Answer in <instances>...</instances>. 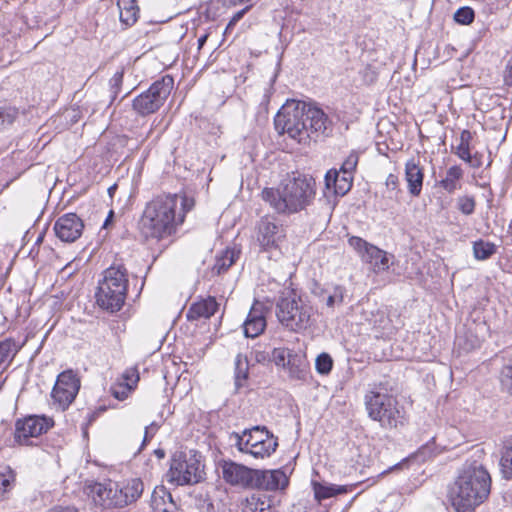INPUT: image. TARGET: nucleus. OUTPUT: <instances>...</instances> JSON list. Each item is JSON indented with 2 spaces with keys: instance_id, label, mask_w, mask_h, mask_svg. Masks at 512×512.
Listing matches in <instances>:
<instances>
[{
  "instance_id": "obj_1",
  "label": "nucleus",
  "mask_w": 512,
  "mask_h": 512,
  "mask_svg": "<svg viewBox=\"0 0 512 512\" xmlns=\"http://www.w3.org/2000/svg\"><path fill=\"white\" fill-rule=\"evenodd\" d=\"M484 456L483 449H475L449 486L448 498L456 512H473L488 498L492 480Z\"/></svg>"
},
{
  "instance_id": "obj_2",
  "label": "nucleus",
  "mask_w": 512,
  "mask_h": 512,
  "mask_svg": "<svg viewBox=\"0 0 512 512\" xmlns=\"http://www.w3.org/2000/svg\"><path fill=\"white\" fill-rule=\"evenodd\" d=\"M275 130L279 135L287 134L298 143L315 136H329L333 123L318 107L303 101L288 100L274 117Z\"/></svg>"
},
{
  "instance_id": "obj_3",
  "label": "nucleus",
  "mask_w": 512,
  "mask_h": 512,
  "mask_svg": "<svg viewBox=\"0 0 512 512\" xmlns=\"http://www.w3.org/2000/svg\"><path fill=\"white\" fill-rule=\"evenodd\" d=\"M193 207L194 200L186 195L163 194L153 198L139 222L141 235L155 240L171 236Z\"/></svg>"
},
{
  "instance_id": "obj_4",
  "label": "nucleus",
  "mask_w": 512,
  "mask_h": 512,
  "mask_svg": "<svg viewBox=\"0 0 512 512\" xmlns=\"http://www.w3.org/2000/svg\"><path fill=\"white\" fill-rule=\"evenodd\" d=\"M315 182L301 174L283 180L279 188H265L261 196L279 214H294L311 205Z\"/></svg>"
},
{
  "instance_id": "obj_5",
  "label": "nucleus",
  "mask_w": 512,
  "mask_h": 512,
  "mask_svg": "<svg viewBox=\"0 0 512 512\" xmlns=\"http://www.w3.org/2000/svg\"><path fill=\"white\" fill-rule=\"evenodd\" d=\"M128 278L124 266H110L103 272V278L98 282L95 293L96 302L100 308L109 312L119 311L127 296Z\"/></svg>"
},
{
  "instance_id": "obj_6",
  "label": "nucleus",
  "mask_w": 512,
  "mask_h": 512,
  "mask_svg": "<svg viewBox=\"0 0 512 512\" xmlns=\"http://www.w3.org/2000/svg\"><path fill=\"white\" fill-rule=\"evenodd\" d=\"M314 308L310 302L294 291L283 293L276 304V316L289 331L300 333L313 323Z\"/></svg>"
},
{
  "instance_id": "obj_7",
  "label": "nucleus",
  "mask_w": 512,
  "mask_h": 512,
  "mask_svg": "<svg viewBox=\"0 0 512 512\" xmlns=\"http://www.w3.org/2000/svg\"><path fill=\"white\" fill-rule=\"evenodd\" d=\"M365 407L368 416L380 423L385 429L397 428L405 423V410L397 399L380 391H369L365 395Z\"/></svg>"
},
{
  "instance_id": "obj_8",
  "label": "nucleus",
  "mask_w": 512,
  "mask_h": 512,
  "mask_svg": "<svg viewBox=\"0 0 512 512\" xmlns=\"http://www.w3.org/2000/svg\"><path fill=\"white\" fill-rule=\"evenodd\" d=\"M239 451L255 458L269 457L278 447V439L265 426L245 429L242 434L233 433Z\"/></svg>"
},
{
  "instance_id": "obj_9",
  "label": "nucleus",
  "mask_w": 512,
  "mask_h": 512,
  "mask_svg": "<svg viewBox=\"0 0 512 512\" xmlns=\"http://www.w3.org/2000/svg\"><path fill=\"white\" fill-rule=\"evenodd\" d=\"M174 86V79L170 75L163 76L155 81L146 91L134 98L133 110L140 116L157 112L170 95Z\"/></svg>"
},
{
  "instance_id": "obj_10",
  "label": "nucleus",
  "mask_w": 512,
  "mask_h": 512,
  "mask_svg": "<svg viewBox=\"0 0 512 512\" xmlns=\"http://www.w3.org/2000/svg\"><path fill=\"white\" fill-rule=\"evenodd\" d=\"M203 465L200 457L193 453H175L168 472L169 481L177 485L196 484L203 479Z\"/></svg>"
},
{
  "instance_id": "obj_11",
  "label": "nucleus",
  "mask_w": 512,
  "mask_h": 512,
  "mask_svg": "<svg viewBox=\"0 0 512 512\" xmlns=\"http://www.w3.org/2000/svg\"><path fill=\"white\" fill-rule=\"evenodd\" d=\"M80 386V378L73 370L61 372L51 392L54 404L61 410L67 409L75 400Z\"/></svg>"
},
{
  "instance_id": "obj_12",
  "label": "nucleus",
  "mask_w": 512,
  "mask_h": 512,
  "mask_svg": "<svg viewBox=\"0 0 512 512\" xmlns=\"http://www.w3.org/2000/svg\"><path fill=\"white\" fill-rule=\"evenodd\" d=\"M50 423L47 418L28 416L18 419L15 423L14 439L20 445H30V438L38 437L48 431Z\"/></svg>"
},
{
  "instance_id": "obj_13",
  "label": "nucleus",
  "mask_w": 512,
  "mask_h": 512,
  "mask_svg": "<svg viewBox=\"0 0 512 512\" xmlns=\"http://www.w3.org/2000/svg\"><path fill=\"white\" fill-rule=\"evenodd\" d=\"M120 483L111 480L105 482H95L87 486V493L95 503L104 507L121 508Z\"/></svg>"
},
{
  "instance_id": "obj_14",
  "label": "nucleus",
  "mask_w": 512,
  "mask_h": 512,
  "mask_svg": "<svg viewBox=\"0 0 512 512\" xmlns=\"http://www.w3.org/2000/svg\"><path fill=\"white\" fill-rule=\"evenodd\" d=\"M83 229V220L75 213L60 216L54 224L56 236L68 243L76 241L82 235Z\"/></svg>"
},
{
  "instance_id": "obj_15",
  "label": "nucleus",
  "mask_w": 512,
  "mask_h": 512,
  "mask_svg": "<svg viewBox=\"0 0 512 512\" xmlns=\"http://www.w3.org/2000/svg\"><path fill=\"white\" fill-rule=\"evenodd\" d=\"M222 477L232 486L250 488L254 469L248 468L242 464L233 461H223L221 464Z\"/></svg>"
},
{
  "instance_id": "obj_16",
  "label": "nucleus",
  "mask_w": 512,
  "mask_h": 512,
  "mask_svg": "<svg viewBox=\"0 0 512 512\" xmlns=\"http://www.w3.org/2000/svg\"><path fill=\"white\" fill-rule=\"evenodd\" d=\"M288 484V478L285 473L277 470H257L254 469L251 489L265 491H276L283 489Z\"/></svg>"
},
{
  "instance_id": "obj_17",
  "label": "nucleus",
  "mask_w": 512,
  "mask_h": 512,
  "mask_svg": "<svg viewBox=\"0 0 512 512\" xmlns=\"http://www.w3.org/2000/svg\"><path fill=\"white\" fill-rule=\"evenodd\" d=\"M405 180L408 192L413 197L420 196L423 187L424 170L413 158L405 164Z\"/></svg>"
},
{
  "instance_id": "obj_18",
  "label": "nucleus",
  "mask_w": 512,
  "mask_h": 512,
  "mask_svg": "<svg viewBox=\"0 0 512 512\" xmlns=\"http://www.w3.org/2000/svg\"><path fill=\"white\" fill-rule=\"evenodd\" d=\"M313 294L318 300L326 305L330 310L342 305L344 301L345 288L341 285H332L327 287H316Z\"/></svg>"
},
{
  "instance_id": "obj_19",
  "label": "nucleus",
  "mask_w": 512,
  "mask_h": 512,
  "mask_svg": "<svg viewBox=\"0 0 512 512\" xmlns=\"http://www.w3.org/2000/svg\"><path fill=\"white\" fill-rule=\"evenodd\" d=\"M280 227L269 218H262L258 224L257 240L263 249L274 247L280 238Z\"/></svg>"
},
{
  "instance_id": "obj_20",
  "label": "nucleus",
  "mask_w": 512,
  "mask_h": 512,
  "mask_svg": "<svg viewBox=\"0 0 512 512\" xmlns=\"http://www.w3.org/2000/svg\"><path fill=\"white\" fill-rule=\"evenodd\" d=\"M218 309V303L214 297H207L193 303L187 311L186 317L189 321H196L201 318H210Z\"/></svg>"
},
{
  "instance_id": "obj_21",
  "label": "nucleus",
  "mask_w": 512,
  "mask_h": 512,
  "mask_svg": "<svg viewBox=\"0 0 512 512\" xmlns=\"http://www.w3.org/2000/svg\"><path fill=\"white\" fill-rule=\"evenodd\" d=\"M144 491V483L140 478H132L120 484L121 508L136 502Z\"/></svg>"
},
{
  "instance_id": "obj_22",
  "label": "nucleus",
  "mask_w": 512,
  "mask_h": 512,
  "mask_svg": "<svg viewBox=\"0 0 512 512\" xmlns=\"http://www.w3.org/2000/svg\"><path fill=\"white\" fill-rule=\"evenodd\" d=\"M266 327V319L260 309L253 306L243 323L244 335L248 338H255L263 333Z\"/></svg>"
},
{
  "instance_id": "obj_23",
  "label": "nucleus",
  "mask_w": 512,
  "mask_h": 512,
  "mask_svg": "<svg viewBox=\"0 0 512 512\" xmlns=\"http://www.w3.org/2000/svg\"><path fill=\"white\" fill-rule=\"evenodd\" d=\"M325 185L327 189L333 188L335 194L344 196L352 187V176H341L339 171L329 170L325 175Z\"/></svg>"
},
{
  "instance_id": "obj_24",
  "label": "nucleus",
  "mask_w": 512,
  "mask_h": 512,
  "mask_svg": "<svg viewBox=\"0 0 512 512\" xmlns=\"http://www.w3.org/2000/svg\"><path fill=\"white\" fill-rule=\"evenodd\" d=\"M151 508L154 512H173L175 503L164 486H156L151 494Z\"/></svg>"
},
{
  "instance_id": "obj_25",
  "label": "nucleus",
  "mask_w": 512,
  "mask_h": 512,
  "mask_svg": "<svg viewBox=\"0 0 512 512\" xmlns=\"http://www.w3.org/2000/svg\"><path fill=\"white\" fill-rule=\"evenodd\" d=\"M132 377H135L134 382L139 380V375L136 369L127 370L123 374V382H116L111 385L110 392L115 399L123 401L129 396L133 390V386L129 383Z\"/></svg>"
},
{
  "instance_id": "obj_26",
  "label": "nucleus",
  "mask_w": 512,
  "mask_h": 512,
  "mask_svg": "<svg viewBox=\"0 0 512 512\" xmlns=\"http://www.w3.org/2000/svg\"><path fill=\"white\" fill-rule=\"evenodd\" d=\"M239 254V250H236L235 248H227L221 253V255L216 256L212 272L217 275L225 273L239 258Z\"/></svg>"
},
{
  "instance_id": "obj_27",
  "label": "nucleus",
  "mask_w": 512,
  "mask_h": 512,
  "mask_svg": "<svg viewBox=\"0 0 512 512\" xmlns=\"http://www.w3.org/2000/svg\"><path fill=\"white\" fill-rule=\"evenodd\" d=\"M242 512H275V508L266 496L253 494L242 503Z\"/></svg>"
},
{
  "instance_id": "obj_28",
  "label": "nucleus",
  "mask_w": 512,
  "mask_h": 512,
  "mask_svg": "<svg viewBox=\"0 0 512 512\" xmlns=\"http://www.w3.org/2000/svg\"><path fill=\"white\" fill-rule=\"evenodd\" d=\"M234 384L235 391H239L245 386L249 376V362L246 356L237 354L234 363Z\"/></svg>"
},
{
  "instance_id": "obj_29",
  "label": "nucleus",
  "mask_w": 512,
  "mask_h": 512,
  "mask_svg": "<svg viewBox=\"0 0 512 512\" xmlns=\"http://www.w3.org/2000/svg\"><path fill=\"white\" fill-rule=\"evenodd\" d=\"M500 470L503 478L512 480V436L503 441Z\"/></svg>"
},
{
  "instance_id": "obj_30",
  "label": "nucleus",
  "mask_w": 512,
  "mask_h": 512,
  "mask_svg": "<svg viewBox=\"0 0 512 512\" xmlns=\"http://www.w3.org/2000/svg\"><path fill=\"white\" fill-rule=\"evenodd\" d=\"M313 491L316 500L319 502L324 499H328L338 494H344L348 492L347 486L335 485V484H321L315 482L313 484Z\"/></svg>"
},
{
  "instance_id": "obj_31",
  "label": "nucleus",
  "mask_w": 512,
  "mask_h": 512,
  "mask_svg": "<svg viewBox=\"0 0 512 512\" xmlns=\"http://www.w3.org/2000/svg\"><path fill=\"white\" fill-rule=\"evenodd\" d=\"M363 260L371 263L374 269L378 271L386 270L389 267L387 253L374 245L368 247L367 254H365Z\"/></svg>"
},
{
  "instance_id": "obj_32",
  "label": "nucleus",
  "mask_w": 512,
  "mask_h": 512,
  "mask_svg": "<svg viewBox=\"0 0 512 512\" xmlns=\"http://www.w3.org/2000/svg\"><path fill=\"white\" fill-rule=\"evenodd\" d=\"M134 1L135 0H120L118 2L120 21L127 26H131L137 21L139 9L134 5Z\"/></svg>"
},
{
  "instance_id": "obj_33",
  "label": "nucleus",
  "mask_w": 512,
  "mask_h": 512,
  "mask_svg": "<svg viewBox=\"0 0 512 512\" xmlns=\"http://www.w3.org/2000/svg\"><path fill=\"white\" fill-rule=\"evenodd\" d=\"M463 177V170L460 166H452L447 172L445 178H443L439 185L448 193H453L458 189V181Z\"/></svg>"
},
{
  "instance_id": "obj_34",
  "label": "nucleus",
  "mask_w": 512,
  "mask_h": 512,
  "mask_svg": "<svg viewBox=\"0 0 512 512\" xmlns=\"http://www.w3.org/2000/svg\"><path fill=\"white\" fill-rule=\"evenodd\" d=\"M496 253V245L484 240L473 243V254L477 260H486Z\"/></svg>"
},
{
  "instance_id": "obj_35",
  "label": "nucleus",
  "mask_w": 512,
  "mask_h": 512,
  "mask_svg": "<svg viewBox=\"0 0 512 512\" xmlns=\"http://www.w3.org/2000/svg\"><path fill=\"white\" fill-rule=\"evenodd\" d=\"M19 111L10 105L0 106V131L9 128L17 119Z\"/></svg>"
},
{
  "instance_id": "obj_36",
  "label": "nucleus",
  "mask_w": 512,
  "mask_h": 512,
  "mask_svg": "<svg viewBox=\"0 0 512 512\" xmlns=\"http://www.w3.org/2000/svg\"><path fill=\"white\" fill-rule=\"evenodd\" d=\"M333 367V359L328 353H321L317 356L315 361L316 371L321 375L330 373Z\"/></svg>"
},
{
  "instance_id": "obj_37",
  "label": "nucleus",
  "mask_w": 512,
  "mask_h": 512,
  "mask_svg": "<svg viewBox=\"0 0 512 512\" xmlns=\"http://www.w3.org/2000/svg\"><path fill=\"white\" fill-rule=\"evenodd\" d=\"M475 13L471 7L464 6L454 13L455 22L462 25H469L474 21Z\"/></svg>"
},
{
  "instance_id": "obj_38",
  "label": "nucleus",
  "mask_w": 512,
  "mask_h": 512,
  "mask_svg": "<svg viewBox=\"0 0 512 512\" xmlns=\"http://www.w3.org/2000/svg\"><path fill=\"white\" fill-rule=\"evenodd\" d=\"M14 480V472L9 467L0 471V496L4 495L11 488Z\"/></svg>"
},
{
  "instance_id": "obj_39",
  "label": "nucleus",
  "mask_w": 512,
  "mask_h": 512,
  "mask_svg": "<svg viewBox=\"0 0 512 512\" xmlns=\"http://www.w3.org/2000/svg\"><path fill=\"white\" fill-rule=\"evenodd\" d=\"M385 186L390 194L389 197L391 199H397L398 196L402 193V190L399 187V178L395 174L391 173L387 176Z\"/></svg>"
},
{
  "instance_id": "obj_40",
  "label": "nucleus",
  "mask_w": 512,
  "mask_h": 512,
  "mask_svg": "<svg viewBox=\"0 0 512 512\" xmlns=\"http://www.w3.org/2000/svg\"><path fill=\"white\" fill-rule=\"evenodd\" d=\"M123 70L117 71L109 80L111 102L116 99L123 84Z\"/></svg>"
},
{
  "instance_id": "obj_41",
  "label": "nucleus",
  "mask_w": 512,
  "mask_h": 512,
  "mask_svg": "<svg viewBox=\"0 0 512 512\" xmlns=\"http://www.w3.org/2000/svg\"><path fill=\"white\" fill-rule=\"evenodd\" d=\"M458 209L465 215H471L475 210V199L473 196H461L457 200Z\"/></svg>"
},
{
  "instance_id": "obj_42",
  "label": "nucleus",
  "mask_w": 512,
  "mask_h": 512,
  "mask_svg": "<svg viewBox=\"0 0 512 512\" xmlns=\"http://www.w3.org/2000/svg\"><path fill=\"white\" fill-rule=\"evenodd\" d=\"M502 388L512 396V364L505 365L500 374Z\"/></svg>"
},
{
  "instance_id": "obj_43",
  "label": "nucleus",
  "mask_w": 512,
  "mask_h": 512,
  "mask_svg": "<svg viewBox=\"0 0 512 512\" xmlns=\"http://www.w3.org/2000/svg\"><path fill=\"white\" fill-rule=\"evenodd\" d=\"M348 243L353 249H355L359 253L362 259H364L365 254H367L368 247H371L372 245L365 241L364 239L357 236L350 237Z\"/></svg>"
},
{
  "instance_id": "obj_44",
  "label": "nucleus",
  "mask_w": 512,
  "mask_h": 512,
  "mask_svg": "<svg viewBox=\"0 0 512 512\" xmlns=\"http://www.w3.org/2000/svg\"><path fill=\"white\" fill-rule=\"evenodd\" d=\"M358 164V154L355 152H351L347 158L344 160L340 172L343 174L351 175L352 172L355 171L356 166Z\"/></svg>"
},
{
  "instance_id": "obj_45",
  "label": "nucleus",
  "mask_w": 512,
  "mask_h": 512,
  "mask_svg": "<svg viewBox=\"0 0 512 512\" xmlns=\"http://www.w3.org/2000/svg\"><path fill=\"white\" fill-rule=\"evenodd\" d=\"M271 362L277 366H285L287 350L284 348H273L271 351Z\"/></svg>"
},
{
  "instance_id": "obj_46",
  "label": "nucleus",
  "mask_w": 512,
  "mask_h": 512,
  "mask_svg": "<svg viewBox=\"0 0 512 512\" xmlns=\"http://www.w3.org/2000/svg\"><path fill=\"white\" fill-rule=\"evenodd\" d=\"M251 354L257 363L266 364V363L271 362L270 350H267V349L261 350L260 348H256L252 351Z\"/></svg>"
},
{
  "instance_id": "obj_47",
  "label": "nucleus",
  "mask_w": 512,
  "mask_h": 512,
  "mask_svg": "<svg viewBox=\"0 0 512 512\" xmlns=\"http://www.w3.org/2000/svg\"><path fill=\"white\" fill-rule=\"evenodd\" d=\"M289 364V373L290 376L297 380H305L307 376V370L305 367H302L300 365H294L291 364L290 361H288Z\"/></svg>"
},
{
  "instance_id": "obj_48",
  "label": "nucleus",
  "mask_w": 512,
  "mask_h": 512,
  "mask_svg": "<svg viewBox=\"0 0 512 512\" xmlns=\"http://www.w3.org/2000/svg\"><path fill=\"white\" fill-rule=\"evenodd\" d=\"M456 155L463 161H466L470 155V146L467 144L459 143L456 148Z\"/></svg>"
},
{
  "instance_id": "obj_49",
  "label": "nucleus",
  "mask_w": 512,
  "mask_h": 512,
  "mask_svg": "<svg viewBox=\"0 0 512 512\" xmlns=\"http://www.w3.org/2000/svg\"><path fill=\"white\" fill-rule=\"evenodd\" d=\"M482 154L476 152L473 155H469V158L465 161L470 165L472 168H479L482 166Z\"/></svg>"
},
{
  "instance_id": "obj_50",
  "label": "nucleus",
  "mask_w": 512,
  "mask_h": 512,
  "mask_svg": "<svg viewBox=\"0 0 512 512\" xmlns=\"http://www.w3.org/2000/svg\"><path fill=\"white\" fill-rule=\"evenodd\" d=\"M472 134L469 130H463L460 135V143L470 145Z\"/></svg>"
},
{
  "instance_id": "obj_51",
  "label": "nucleus",
  "mask_w": 512,
  "mask_h": 512,
  "mask_svg": "<svg viewBox=\"0 0 512 512\" xmlns=\"http://www.w3.org/2000/svg\"><path fill=\"white\" fill-rule=\"evenodd\" d=\"M48 512H78L77 509L73 507H63V506H56L51 508Z\"/></svg>"
},
{
  "instance_id": "obj_52",
  "label": "nucleus",
  "mask_w": 512,
  "mask_h": 512,
  "mask_svg": "<svg viewBox=\"0 0 512 512\" xmlns=\"http://www.w3.org/2000/svg\"><path fill=\"white\" fill-rule=\"evenodd\" d=\"M249 7H245L244 9L236 12L234 15H233V18L234 20H236L237 22L240 21L243 16L245 15V13L248 11Z\"/></svg>"
},
{
  "instance_id": "obj_53",
  "label": "nucleus",
  "mask_w": 512,
  "mask_h": 512,
  "mask_svg": "<svg viewBox=\"0 0 512 512\" xmlns=\"http://www.w3.org/2000/svg\"><path fill=\"white\" fill-rule=\"evenodd\" d=\"M209 37V34L208 33H205L204 35H202L201 37H199L198 39V49H202V47L205 45L207 39Z\"/></svg>"
},
{
  "instance_id": "obj_54",
  "label": "nucleus",
  "mask_w": 512,
  "mask_h": 512,
  "mask_svg": "<svg viewBox=\"0 0 512 512\" xmlns=\"http://www.w3.org/2000/svg\"><path fill=\"white\" fill-rule=\"evenodd\" d=\"M506 72H507L506 77L512 78V60L508 61V63H507Z\"/></svg>"
},
{
  "instance_id": "obj_55",
  "label": "nucleus",
  "mask_w": 512,
  "mask_h": 512,
  "mask_svg": "<svg viewBox=\"0 0 512 512\" xmlns=\"http://www.w3.org/2000/svg\"><path fill=\"white\" fill-rule=\"evenodd\" d=\"M113 211H110L109 214H108V217L106 218L104 224H103V227L106 228L109 224V222L111 221V219L113 218Z\"/></svg>"
},
{
  "instance_id": "obj_56",
  "label": "nucleus",
  "mask_w": 512,
  "mask_h": 512,
  "mask_svg": "<svg viewBox=\"0 0 512 512\" xmlns=\"http://www.w3.org/2000/svg\"><path fill=\"white\" fill-rule=\"evenodd\" d=\"M155 454L159 459H162L165 456V452L162 449H156Z\"/></svg>"
},
{
  "instance_id": "obj_57",
  "label": "nucleus",
  "mask_w": 512,
  "mask_h": 512,
  "mask_svg": "<svg viewBox=\"0 0 512 512\" xmlns=\"http://www.w3.org/2000/svg\"><path fill=\"white\" fill-rule=\"evenodd\" d=\"M233 27L234 26H230V23H228L226 28H225L224 35H226Z\"/></svg>"
},
{
  "instance_id": "obj_58",
  "label": "nucleus",
  "mask_w": 512,
  "mask_h": 512,
  "mask_svg": "<svg viewBox=\"0 0 512 512\" xmlns=\"http://www.w3.org/2000/svg\"><path fill=\"white\" fill-rule=\"evenodd\" d=\"M230 23V26H235L237 24V21L234 20V18L232 17L231 20L229 21Z\"/></svg>"
},
{
  "instance_id": "obj_59",
  "label": "nucleus",
  "mask_w": 512,
  "mask_h": 512,
  "mask_svg": "<svg viewBox=\"0 0 512 512\" xmlns=\"http://www.w3.org/2000/svg\"><path fill=\"white\" fill-rule=\"evenodd\" d=\"M508 233L512 236V220H511V222L509 223V226H508Z\"/></svg>"
},
{
  "instance_id": "obj_60",
  "label": "nucleus",
  "mask_w": 512,
  "mask_h": 512,
  "mask_svg": "<svg viewBox=\"0 0 512 512\" xmlns=\"http://www.w3.org/2000/svg\"><path fill=\"white\" fill-rule=\"evenodd\" d=\"M147 440V431L145 432L144 442Z\"/></svg>"
},
{
  "instance_id": "obj_61",
  "label": "nucleus",
  "mask_w": 512,
  "mask_h": 512,
  "mask_svg": "<svg viewBox=\"0 0 512 512\" xmlns=\"http://www.w3.org/2000/svg\"><path fill=\"white\" fill-rule=\"evenodd\" d=\"M175 510H176V507L173 509V512H175Z\"/></svg>"
}]
</instances>
